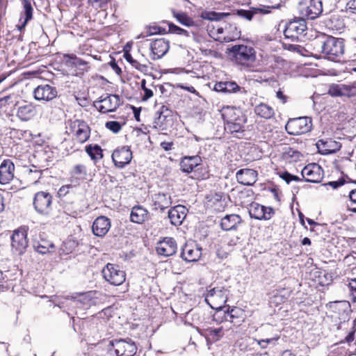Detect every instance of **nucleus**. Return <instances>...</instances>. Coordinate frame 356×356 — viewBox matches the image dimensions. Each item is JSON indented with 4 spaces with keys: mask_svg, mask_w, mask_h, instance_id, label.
Returning a JSON list of instances; mask_svg holds the SVG:
<instances>
[{
    "mask_svg": "<svg viewBox=\"0 0 356 356\" xmlns=\"http://www.w3.org/2000/svg\"><path fill=\"white\" fill-rule=\"evenodd\" d=\"M313 45L316 51L332 61L339 60L344 54V42L342 38L322 35L314 40Z\"/></svg>",
    "mask_w": 356,
    "mask_h": 356,
    "instance_id": "1",
    "label": "nucleus"
},
{
    "mask_svg": "<svg viewBox=\"0 0 356 356\" xmlns=\"http://www.w3.org/2000/svg\"><path fill=\"white\" fill-rule=\"evenodd\" d=\"M230 107L224 108L222 116L225 122V129L230 134H241L244 131V124L246 119L244 116H239L241 114L240 111H237Z\"/></svg>",
    "mask_w": 356,
    "mask_h": 356,
    "instance_id": "2",
    "label": "nucleus"
},
{
    "mask_svg": "<svg viewBox=\"0 0 356 356\" xmlns=\"http://www.w3.org/2000/svg\"><path fill=\"white\" fill-rule=\"evenodd\" d=\"M227 300V291L223 287H214L208 291L205 296V302L213 309L219 310L213 317V321H218L216 317L221 315V309Z\"/></svg>",
    "mask_w": 356,
    "mask_h": 356,
    "instance_id": "3",
    "label": "nucleus"
},
{
    "mask_svg": "<svg viewBox=\"0 0 356 356\" xmlns=\"http://www.w3.org/2000/svg\"><path fill=\"white\" fill-rule=\"evenodd\" d=\"M136 351L135 343L129 339L112 340L108 346V353L111 356H134Z\"/></svg>",
    "mask_w": 356,
    "mask_h": 356,
    "instance_id": "4",
    "label": "nucleus"
},
{
    "mask_svg": "<svg viewBox=\"0 0 356 356\" xmlns=\"http://www.w3.org/2000/svg\"><path fill=\"white\" fill-rule=\"evenodd\" d=\"M229 53L236 63L241 65L249 66L256 59L254 49L244 44L232 46L229 49Z\"/></svg>",
    "mask_w": 356,
    "mask_h": 356,
    "instance_id": "5",
    "label": "nucleus"
},
{
    "mask_svg": "<svg viewBox=\"0 0 356 356\" xmlns=\"http://www.w3.org/2000/svg\"><path fill=\"white\" fill-rule=\"evenodd\" d=\"M312 123L310 118L300 117L290 119L285 125V129L290 135H300L312 129Z\"/></svg>",
    "mask_w": 356,
    "mask_h": 356,
    "instance_id": "6",
    "label": "nucleus"
},
{
    "mask_svg": "<svg viewBox=\"0 0 356 356\" xmlns=\"http://www.w3.org/2000/svg\"><path fill=\"white\" fill-rule=\"evenodd\" d=\"M298 11L302 17L314 19L323 11L321 0H300Z\"/></svg>",
    "mask_w": 356,
    "mask_h": 356,
    "instance_id": "7",
    "label": "nucleus"
},
{
    "mask_svg": "<svg viewBox=\"0 0 356 356\" xmlns=\"http://www.w3.org/2000/svg\"><path fill=\"white\" fill-rule=\"evenodd\" d=\"M52 195L46 191H40L35 194L33 207L35 211L43 216H49L52 210Z\"/></svg>",
    "mask_w": 356,
    "mask_h": 356,
    "instance_id": "8",
    "label": "nucleus"
},
{
    "mask_svg": "<svg viewBox=\"0 0 356 356\" xmlns=\"http://www.w3.org/2000/svg\"><path fill=\"white\" fill-rule=\"evenodd\" d=\"M67 131L72 134L80 143H84L90 137V129L82 120H70L67 122Z\"/></svg>",
    "mask_w": 356,
    "mask_h": 356,
    "instance_id": "9",
    "label": "nucleus"
},
{
    "mask_svg": "<svg viewBox=\"0 0 356 356\" xmlns=\"http://www.w3.org/2000/svg\"><path fill=\"white\" fill-rule=\"evenodd\" d=\"M104 278L111 284L119 286L125 281V273L118 266L108 264L102 270Z\"/></svg>",
    "mask_w": 356,
    "mask_h": 356,
    "instance_id": "10",
    "label": "nucleus"
},
{
    "mask_svg": "<svg viewBox=\"0 0 356 356\" xmlns=\"http://www.w3.org/2000/svg\"><path fill=\"white\" fill-rule=\"evenodd\" d=\"M328 94L332 97H352L356 95V82L337 83L329 86Z\"/></svg>",
    "mask_w": 356,
    "mask_h": 356,
    "instance_id": "11",
    "label": "nucleus"
},
{
    "mask_svg": "<svg viewBox=\"0 0 356 356\" xmlns=\"http://www.w3.org/2000/svg\"><path fill=\"white\" fill-rule=\"evenodd\" d=\"M120 105V99L118 95H106L94 102V106L102 113L115 111Z\"/></svg>",
    "mask_w": 356,
    "mask_h": 356,
    "instance_id": "12",
    "label": "nucleus"
},
{
    "mask_svg": "<svg viewBox=\"0 0 356 356\" xmlns=\"http://www.w3.org/2000/svg\"><path fill=\"white\" fill-rule=\"evenodd\" d=\"M248 213L252 218L259 220H268L274 216L275 210L272 207H265L252 202L249 204Z\"/></svg>",
    "mask_w": 356,
    "mask_h": 356,
    "instance_id": "13",
    "label": "nucleus"
},
{
    "mask_svg": "<svg viewBox=\"0 0 356 356\" xmlns=\"http://www.w3.org/2000/svg\"><path fill=\"white\" fill-rule=\"evenodd\" d=\"M307 30L306 22L302 18L295 19L286 24L284 34L286 38L295 41Z\"/></svg>",
    "mask_w": 356,
    "mask_h": 356,
    "instance_id": "14",
    "label": "nucleus"
},
{
    "mask_svg": "<svg viewBox=\"0 0 356 356\" xmlns=\"http://www.w3.org/2000/svg\"><path fill=\"white\" fill-rule=\"evenodd\" d=\"M27 234L24 229L15 230L11 236V246L13 251L17 254L24 252L27 245Z\"/></svg>",
    "mask_w": 356,
    "mask_h": 356,
    "instance_id": "15",
    "label": "nucleus"
},
{
    "mask_svg": "<svg viewBox=\"0 0 356 356\" xmlns=\"http://www.w3.org/2000/svg\"><path fill=\"white\" fill-rule=\"evenodd\" d=\"M33 95L38 101L49 102L56 97L58 91L52 85L42 84L34 89Z\"/></svg>",
    "mask_w": 356,
    "mask_h": 356,
    "instance_id": "16",
    "label": "nucleus"
},
{
    "mask_svg": "<svg viewBox=\"0 0 356 356\" xmlns=\"http://www.w3.org/2000/svg\"><path fill=\"white\" fill-rule=\"evenodd\" d=\"M197 332L201 336L205 337L207 343L218 341L224 335L222 326L214 327L213 326H209L204 324L202 327L197 328Z\"/></svg>",
    "mask_w": 356,
    "mask_h": 356,
    "instance_id": "17",
    "label": "nucleus"
},
{
    "mask_svg": "<svg viewBox=\"0 0 356 356\" xmlns=\"http://www.w3.org/2000/svg\"><path fill=\"white\" fill-rule=\"evenodd\" d=\"M301 175L307 182L318 183L322 179L323 170L319 165L311 163L303 168Z\"/></svg>",
    "mask_w": 356,
    "mask_h": 356,
    "instance_id": "18",
    "label": "nucleus"
},
{
    "mask_svg": "<svg viewBox=\"0 0 356 356\" xmlns=\"http://www.w3.org/2000/svg\"><path fill=\"white\" fill-rule=\"evenodd\" d=\"M156 250L159 255L166 257L172 256L177 250V243L173 238L165 237L157 243Z\"/></svg>",
    "mask_w": 356,
    "mask_h": 356,
    "instance_id": "19",
    "label": "nucleus"
},
{
    "mask_svg": "<svg viewBox=\"0 0 356 356\" xmlns=\"http://www.w3.org/2000/svg\"><path fill=\"white\" fill-rule=\"evenodd\" d=\"M150 48L152 59H159L168 51L169 42L164 38H156L151 43Z\"/></svg>",
    "mask_w": 356,
    "mask_h": 356,
    "instance_id": "20",
    "label": "nucleus"
},
{
    "mask_svg": "<svg viewBox=\"0 0 356 356\" xmlns=\"http://www.w3.org/2000/svg\"><path fill=\"white\" fill-rule=\"evenodd\" d=\"M318 152L321 154H331L339 151L341 145L340 143L332 139L319 140L316 143Z\"/></svg>",
    "mask_w": 356,
    "mask_h": 356,
    "instance_id": "21",
    "label": "nucleus"
},
{
    "mask_svg": "<svg viewBox=\"0 0 356 356\" xmlns=\"http://www.w3.org/2000/svg\"><path fill=\"white\" fill-rule=\"evenodd\" d=\"M111 220L108 218L101 216L93 222L92 230L93 234L99 237L104 236L111 228Z\"/></svg>",
    "mask_w": 356,
    "mask_h": 356,
    "instance_id": "22",
    "label": "nucleus"
},
{
    "mask_svg": "<svg viewBox=\"0 0 356 356\" xmlns=\"http://www.w3.org/2000/svg\"><path fill=\"white\" fill-rule=\"evenodd\" d=\"M202 255V248L194 244H186L181 249V258L188 262L197 261Z\"/></svg>",
    "mask_w": 356,
    "mask_h": 356,
    "instance_id": "23",
    "label": "nucleus"
},
{
    "mask_svg": "<svg viewBox=\"0 0 356 356\" xmlns=\"http://www.w3.org/2000/svg\"><path fill=\"white\" fill-rule=\"evenodd\" d=\"M187 209L184 206L177 205L168 211V218L174 226H179L182 224L186 216Z\"/></svg>",
    "mask_w": 356,
    "mask_h": 356,
    "instance_id": "24",
    "label": "nucleus"
},
{
    "mask_svg": "<svg viewBox=\"0 0 356 356\" xmlns=\"http://www.w3.org/2000/svg\"><path fill=\"white\" fill-rule=\"evenodd\" d=\"M236 177L240 184L251 186L257 181V172L250 168L241 169L236 172Z\"/></svg>",
    "mask_w": 356,
    "mask_h": 356,
    "instance_id": "25",
    "label": "nucleus"
},
{
    "mask_svg": "<svg viewBox=\"0 0 356 356\" xmlns=\"http://www.w3.org/2000/svg\"><path fill=\"white\" fill-rule=\"evenodd\" d=\"M15 166L10 160H4L0 165V184H6L14 177Z\"/></svg>",
    "mask_w": 356,
    "mask_h": 356,
    "instance_id": "26",
    "label": "nucleus"
},
{
    "mask_svg": "<svg viewBox=\"0 0 356 356\" xmlns=\"http://www.w3.org/2000/svg\"><path fill=\"white\" fill-rule=\"evenodd\" d=\"M149 219L148 211L140 205L134 206L130 213V220L137 224H143Z\"/></svg>",
    "mask_w": 356,
    "mask_h": 356,
    "instance_id": "27",
    "label": "nucleus"
},
{
    "mask_svg": "<svg viewBox=\"0 0 356 356\" xmlns=\"http://www.w3.org/2000/svg\"><path fill=\"white\" fill-rule=\"evenodd\" d=\"M152 198L156 209H160L162 211L170 207L172 204L171 197L167 193H155Z\"/></svg>",
    "mask_w": 356,
    "mask_h": 356,
    "instance_id": "28",
    "label": "nucleus"
},
{
    "mask_svg": "<svg viewBox=\"0 0 356 356\" xmlns=\"http://www.w3.org/2000/svg\"><path fill=\"white\" fill-rule=\"evenodd\" d=\"M241 221L242 220L239 215L230 214L222 218L220 225L222 229L229 231L235 229Z\"/></svg>",
    "mask_w": 356,
    "mask_h": 356,
    "instance_id": "29",
    "label": "nucleus"
},
{
    "mask_svg": "<svg viewBox=\"0 0 356 356\" xmlns=\"http://www.w3.org/2000/svg\"><path fill=\"white\" fill-rule=\"evenodd\" d=\"M202 157H182L180 167L183 172L189 173L201 164Z\"/></svg>",
    "mask_w": 356,
    "mask_h": 356,
    "instance_id": "30",
    "label": "nucleus"
},
{
    "mask_svg": "<svg viewBox=\"0 0 356 356\" xmlns=\"http://www.w3.org/2000/svg\"><path fill=\"white\" fill-rule=\"evenodd\" d=\"M214 90L217 92H236L237 90L241 91V88L235 82L225 81L216 83Z\"/></svg>",
    "mask_w": 356,
    "mask_h": 356,
    "instance_id": "31",
    "label": "nucleus"
},
{
    "mask_svg": "<svg viewBox=\"0 0 356 356\" xmlns=\"http://www.w3.org/2000/svg\"><path fill=\"white\" fill-rule=\"evenodd\" d=\"M254 112L256 115L266 120L270 119L275 115L274 109L271 106L264 103L256 106L254 108Z\"/></svg>",
    "mask_w": 356,
    "mask_h": 356,
    "instance_id": "32",
    "label": "nucleus"
},
{
    "mask_svg": "<svg viewBox=\"0 0 356 356\" xmlns=\"http://www.w3.org/2000/svg\"><path fill=\"white\" fill-rule=\"evenodd\" d=\"M34 114V108L31 104H26L18 108L17 116L24 121L29 120Z\"/></svg>",
    "mask_w": 356,
    "mask_h": 356,
    "instance_id": "33",
    "label": "nucleus"
},
{
    "mask_svg": "<svg viewBox=\"0 0 356 356\" xmlns=\"http://www.w3.org/2000/svg\"><path fill=\"white\" fill-rule=\"evenodd\" d=\"M225 29L226 33V39H225V42L235 40L240 38L241 31H239L235 25L225 24Z\"/></svg>",
    "mask_w": 356,
    "mask_h": 356,
    "instance_id": "34",
    "label": "nucleus"
},
{
    "mask_svg": "<svg viewBox=\"0 0 356 356\" xmlns=\"http://www.w3.org/2000/svg\"><path fill=\"white\" fill-rule=\"evenodd\" d=\"M22 3L23 5L24 11L23 13L25 15V19L19 29L21 30L22 28H24L29 21H30L33 17V7L30 0H21Z\"/></svg>",
    "mask_w": 356,
    "mask_h": 356,
    "instance_id": "35",
    "label": "nucleus"
},
{
    "mask_svg": "<svg viewBox=\"0 0 356 356\" xmlns=\"http://www.w3.org/2000/svg\"><path fill=\"white\" fill-rule=\"evenodd\" d=\"M38 157H33V159L31 160V167L30 172H38L40 176L42 175V171L47 170L48 168V160L44 159L42 161H38L36 160Z\"/></svg>",
    "mask_w": 356,
    "mask_h": 356,
    "instance_id": "36",
    "label": "nucleus"
},
{
    "mask_svg": "<svg viewBox=\"0 0 356 356\" xmlns=\"http://www.w3.org/2000/svg\"><path fill=\"white\" fill-rule=\"evenodd\" d=\"M225 32V26H220V24L212 25L211 29H209L210 35L218 41L225 42L226 39V35H224Z\"/></svg>",
    "mask_w": 356,
    "mask_h": 356,
    "instance_id": "37",
    "label": "nucleus"
},
{
    "mask_svg": "<svg viewBox=\"0 0 356 356\" xmlns=\"http://www.w3.org/2000/svg\"><path fill=\"white\" fill-rule=\"evenodd\" d=\"M33 248L38 252L44 254L51 252V250L54 249V245L50 241L42 240L35 243Z\"/></svg>",
    "mask_w": 356,
    "mask_h": 356,
    "instance_id": "38",
    "label": "nucleus"
},
{
    "mask_svg": "<svg viewBox=\"0 0 356 356\" xmlns=\"http://www.w3.org/2000/svg\"><path fill=\"white\" fill-rule=\"evenodd\" d=\"M86 168L84 165H75L71 172V182L74 184V185H79L80 179V177L79 176H81L83 177L84 175H86Z\"/></svg>",
    "mask_w": 356,
    "mask_h": 356,
    "instance_id": "39",
    "label": "nucleus"
},
{
    "mask_svg": "<svg viewBox=\"0 0 356 356\" xmlns=\"http://www.w3.org/2000/svg\"><path fill=\"white\" fill-rule=\"evenodd\" d=\"M97 291H90L82 295L80 301L84 305L90 307L91 305H95L97 303Z\"/></svg>",
    "mask_w": 356,
    "mask_h": 356,
    "instance_id": "40",
    "label": "nucleus"
},
{
    "mask_svg": "<svg viewBox=\"0 0 356 356\" xmlns=\"http://www.w3.org/2000/svg\"><path fill=\"white\" fill-rule=\"evenodd\" d=\"M174 17L182 25L191 26L194 24L193 20L184 13H173Z\"/></svg>",
    "mask_w": 356,
    "mask_h": 356,
    "instance_id": "41",
    "label": "nucleus"
},
{
    "mask_svg": "<svg viewBox=\"0 0 356 356\" xmlns=\"http://www.w3.org/2000/svg\"><path fill=\"white\" fill-rule=\"evenodd\" d=\"M346 182H353L356 184V181H352L347 175L339 179L337 181H329L323 184L324 186H331L333 189H337L339 186H343Z\"/></svg>",
    "mask_w": 356,
    "mask_h": 356,
    "instance_id": "42",
    "label": "nucleus"
},
{
    "mask_svg": "<svg viewBox=\"0 0 356 356\" xmlns=\"http://www.w3.org/2000/svg\"><path fill=\"white\" fill-rule=\"evenodd\" d=\"M239 312H241L240 309L238 308H233L231 310H228L227 312H221V314L223 316H221L220 315L219 318H221V322L223 321L233 322V319L238 317Z\"/></svg>",
    "mask_w": 356,
    "mask_h": 356,
    "instance_id": "43",
    "label": "nucleus"
},
{
    "mask_svg": "<svg viewBox=\"0 0 356 356\" xmlns=\"http://www.w3.org/2000/svg\"><path fill=\"white\" fill-rule=\"evenodd\" d=\"M318 273V282L319 284L321 286H326L331 283L332 280L330 274L325 271H319Z\"/></svg>",
    "mask_w": 356,
    "mask_h": 356,
    "instance_id": "44",
    "label": "nucleus"
},
{
    "mask_svg": "<svg viewBox=\"0 0 356 356\" xmlns=\"http://www.w3.org/2000/svg\"><path fill=\"white\" fill-rule=\"evenodd\" d=\"M132 158L133 157H111V159L116 167L123 168L125 165L130 163Z\"/></svg>",
    "mask_w": 356,
    "mask_h": 356,
    "instance_id": "45",
    "label": "nucleus"
},
{
    "mask_svg": "<svg viewBox=\"0 0 356 356\" xmlns=\"http://www.w3.org/2000/svg\"><path fill=\"white\" fill-rule=\"evenodd\" d=\"M254 13H256V12L249 10L240 9L237 10L234 15L248 21H250L252 19Z\"/></svg>",
    "mask_w": 356,
    "mask_h": 356,
    "instance_id": "46",
    "label": "nucleus"
},
{
    "mask_svg": "<svg viewBox=\"0 0 356 356\" xmlns=\"http://www.w3.org/2000/svg\"><path fill=\"white\" fill-rule=\"evenodd\" d=\"M131 156L132 152L130 147L127 145H124L116 148L111 156Z\"/></svg>",
    "mask_w": 356,
    "mask_h": 356,
    "instance_id": "47",
    "label": "nucleus"
},
{
    "mask_svg": "<svg viewBox=\"0 0 356 356\" xmlns=\"http://www.w3.org/2000/svg\"><path fill=\"white\" fill-rule=\"evenodd\" d=\"M86 151L88 156H103L102 149L100 146L95 145L94 146L88 145L86 147Z\"/></svg>",
    "mask_w": 356,
    "mask_h": 356,
    "instance_id": "48",
    "label": "nucleus"
},
{
    "mask_svg": "<svg viewBox=\"0 0 356 356\" xmlns=\"http://www.w3.org/2000/svg\"><path fill=\"white\" fill-rule=\"evenodd\" d=\"M131 65L138 71L145 74L147 73L149 69L147 61L140 63V61L135 60L134 61H132Z\"/></svg>",
    "mask_w": 356,
    "mask_h": 356,
    "instance_id": "49",
    "label": "nucleus"
},
{
    "mask_svg": "<svg viewBox=\"0 0 356 356\" xmlns=\"http://www.w3.org/2000/svg\"><path fill=\"white\" fill-rule=\"evenodd\" d=\"M169 31L172 33L177 35H184L186 37L189 36V33L185 29H183L172 23L169 24Z\"/></svg>",
    "mask_w": 356,
    "mask_h": 356,
    "instance_id": "50",
    "label": "nucleus"
},
{
    "mask_svg": "<svg viewBox=\"0 0 356 356\" xmlns=\"http://www.w3.org/2000/svg\"><path fill=\"white\" fill-rule=\"evenodd\" d=\"M105 126L108 129L111 130L115 134L118 133L122 129L120 123L117 121H108L106 122Z\"/></svg>",
    "mask_w": 356,
    "mask_h": 356,
    "instance_id": "51",
    "label": "nucleus"
},
{
    "mask_svg": "<svg viewBox=\"0 0 356 356\" xmlns=\"http://www.w3.org/2000/svg\"><path fill=\"white\" fill-rule=\"evenodd\" d=\"M170 111L165 106H162L159 111L156 112V115H159L158 118L156 119L158 121H160L161 119L164 120L168 114H170Z\"/></svg>",
    "mask_w": 356,
    "mask_h": 356,
    "instance_id": "52",
    "label": "nucleus"
},
{
    "mask_svg": "<svg viewBox=\"0 0 356 356\" xmlns=\"http://www.w3.org/2000/svg\"><path fill=\"white\" fill-rule=\"evenodd\" d=\"M109 0H88L89 3L95 8H104Z\"/></svg>",
    "mask_w": 356,
    "mask_h": 356,
    "instance_id": "53",
    "label": "nucleus"
},
{
    "mask_svg": "<svg viewBox=\"0 0 356 356\" xmlns=\"http://www.w3.org/2000/svg\"><path fill=\"white\" fill-rule=\"evenodd\" d=\"M346 9L347 12L356 15V0H349L346 3Z\"/></svg>",
    "mask_w": 356,
    "mask_h": 356,
    "instance_id": "54",
    "label": "nucleus"
},
{
    "mask_svg": "<svg viewBox=\"0 0 356 356\" xmlns=\"http://www.w3.org/2000/svg\"><path fill=\"white\" fill-rule=\"evenodd\" d=\"M110 66L113 69V70L118 74L120 75L122 73L121 68L118 65L115 60H112L109 63Z\"/></svg>",
    "mask_w": 356,
    "mask_h": 356,
    "instance_id": "55",
    "label": "nucleus"
},
{
    "mask_svg": "<svg viewBox=\"0 0 356 356\" xmlns=\"http://www.w3.org/2000/svg\"><path fill=\"white\" fill-rule=\"evenodd\" d=\"M11 99V95H7L4 97L0 98V108L4 107L10 104Z\"/></svg>",
    "mask_w": 356,
    "mask_h": 356,
    "instance_id": "56",
    "label": "nucleus"
},
{
    "mask_svg": "<svg viewBox=\"0 0 356 356\" xmlns=\"http://www.w3.org/2000/svg\"><path fill=\"white\" fill-rule=\"evenodd\" d=\"M131 109L133 110L134 115L136 120L139 122L141 108H136L134 106H131Z\"/></svg>",
    "mask_w": 356,
    "mask_h": 356,
    "instance_id": "57",
    "label": "nucleus"
},
{
    "mask_svg": "<svg viewBox=\"0 0 356 356\" xmlns=\"http://www.w3.org/2000/svg\"><path fill=\"white\" fill-rule=\"evenodd\" d=\"M173 143L171 141H165L161 143V147L166 151L171 149Z\"/></svg>",
    "mask_w": 356,
    "mask_h": 356,
    "instance_id": "58",
    "label": "nucleus"
},
{
    "mask_svg": "<svg viewBox=\"0 0 356 356\" xmlns=\"http://www.w3.org/2000/svg\"><path fill=\"white\" fill-rule=\"evenodd\" d=\"M280 177L284 179L287 184L291 181V174L288 172H284L280 175Z\"/></svg>",
    "mask_w": 356,
    "mask_h": 356,
    "instance_id": "59",
    "label": "nucleus"
},
{
    "mask_svg": "<svg viewBox=\"0 0 356 356\" xmlns=\"http://www.w3.org/2000/svg\"><path fill=\"white\" fill-rule=\"evenodd\" d=\"M143 91L145 92V95L143 97V101H147V99H149L150 97H152L153 96V92L152 90L145 88Z\"/></svg>",
    "mask_w": 356,
    "mask_h": 356,
    "instance_id": "60",
    "label": "nucleus"
},
{
    "mask_svg": "<svg viewBox=\"0 0 356 356\" xmlns=\"http://www.w3.org/2000/svg\"><path fill=\"white\" fill-rule=\"evenodd\" d=\"M279 5L273 6H264L263 8H257V10H259L262 13H268L270 12L268 9L269 8H277Z\"/></svg>",
    "mask_w": 356,
    "mask_h": 356,
    "instance_id": "61",
    "label": "nucleus"
},
{
    "mask_svg": "<svg viewBox=\"0 0 356 356\" xmlns=\"http://www.w3.org/2000/svg\"><path fill=\"white\" fill-rule=\"evenodd\" d=\"M296 153L299 154L298 152L292 150V148H291L290 147H285V152L284 153V156H296L295 154Z\"/></svg>",
    "mask_w": 356,
    "mask_h": 356,
    "instance_id": "62",
    "label": "nucleus"
},
{
    "mask_svg": "<svg viewBox=\"0 0 356 356\" xmlns=\"http://www.w3.org/2000/svg\"><path fill=\"white\" fill-rule=\"evenodd\" d=\"M71 186H72V185H71V184H70V185L63 186L62 187H60V188L59 189V194H60V195L67 194V192H68V191H67V189H68L69 188H70V187H71Z\"/></svg>",
    "mask_w": 356,
    "mask_h": 356,
    "instance_id": "63",
    "label": "nucleus"
},
{
    "mask_svg": "<svg viewBox=\"0 0 356 356\" xmlns=\"http://www.w3.org/2000/svg\"><path fill=\"white\" fill-rule=\"evenodd\" d=\"M349 198L353 202L356 203V189L350 191Z\"/></svg>",
    "mask_w": 356,
    "mask_h": 356,
    "instance_id": "64",
    "label": "nucleus"
}]
</instances>
